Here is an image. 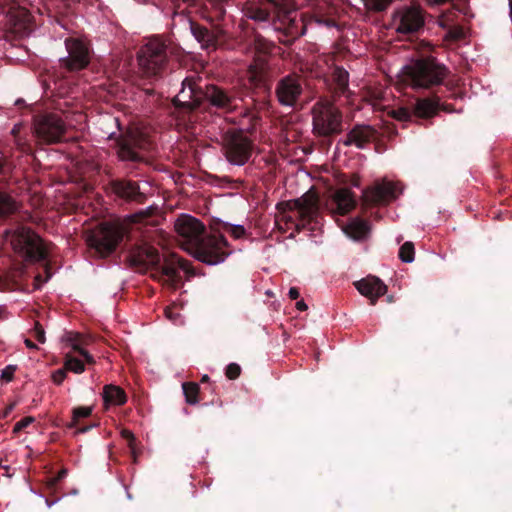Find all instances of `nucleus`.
Masks as SVG:
<instances>
[{
	"instance_id": "38",
	"label": "nucleus",
	"mask_w": 512,
	"mask_h": 512,
	"mask_svg": "<svg viewBox=\"0 0 512 512\" xmlns=\"http://www.w3.org/2000/svg\"><path fill=\"white\" fill-rule=\"evenodd\" d=\"M67 341H69L71 343V346L73 348V350L79 352L86 360V362L88 363H94V358L93 356L86 350L82 349L76 342L75 340V337L72 333H69L67 335V338H66Z\"/></svg>"
},
{
	"instance_id": "24",
	"label": "nucleus",
	"mask_w": 512,
	"mask_h": 512,
	"mask_svg": "<svg viewBox=\"0 0 512 512\" xmlns=\"http://www.w3.org/2000/svg\"><path fill=\"white\" fill-rule=\"evenodd\" d=\"M190 31L194 38L200 43L203 49H215L219 35L222 33L220 29L209 30L208 28L194 22L189 21Z\"/></svg>"
},
{
	"instance_id": "26",
	"label": "nucleus",
	"mask_w": 512,
	"mask_h": 512,
	"mask_svg": "<svg viewBox=\"0 0 512 512\" xmlns=\"http://www.w3.org/2000/svg\"><path fill=\"white\" fill-rule=\"evenodd\" d=\"M112 189L119 197L135 202H143L145 196L140 191L139 185L131 180H117L112 183Z\"/></svg>"
},
{
	"instance_id": "48",
	"label": "nucleus",
	"mask_w": 512,
	"mask_h": 512,
	"mask_svg": "<svg viewBox=\"0 0 512 512\" xmlns=\"http://www.w3.org/2000/svg\"><path fill=\"white\" fill-rule=\"evenodd\" d=\"M431 100H432L433 102H436V103H437V105H438V109H437V111H438L439 109H442V110L447 111V112L452 111V109H451V106H450V105H442V106H440V103H439L440 98H439V97H435V98H433V99H431Z\"/></svg>"
},
{
	"instance_id": "37",
	"label": "nucleus",
	"mask_w": 512,
	"mask_h": 512,
	"mask_svg": "<svg viewBox=\"0 0 512 512\" xmlns=\"http://www.w3.org/2000/svg\"><path fill=\"white\" fill-rule=\"evenodd\" d=\"M64 366L67 371H72L77 374L82 373L85 370L84 363L81 360L70 356L66 357Z\"/></svg>"
},
{
	"instance_id": "10",
	"label": "nucleus",
	"mask_w": 512,
	"mask_h": 512,
	"mask_svg": "<svg viewBox=\"0 0 512 512\" xmlns=\"http://www.w3.org/2000/svg\"><path fill=\"white\" fill-rule=\"evenodd\" d=\"M190 253L197 260L208 265H216L223 262L229 254L227 251V241L223 235L217 236L207 233H205Z\"/></svg>"
},
{
	"instance_id": "57",
	"label": "nucleus",
	"mask_w": 512,
	"mask_h": 512,
	"mask_svg": "<svg viewBox=\"0 0 512 512\" xmlns=\"http://www.w3.org/2000/svg\"><path fill=\"white\" fill-rule=\"evenodd\" d=\"M0 466L4 469V472H6L5 473L6 477H9V478L12 477V474L9 473L10 466H8V465H0Z\"/></svg>"
},
{
	"instance_id": "60",
	"label": "nucleus",
	"mask_w": 512,
	"mask_h": 512,
	"mask_svg": "<svg viewBox=\"0 0 512 512\" xmlns=\"http://www.w3.org/2000/svg\"><path fill=\"white\" fill-rule=\"evenodd\" d=\"M325 24L327 26H334L335 25V21L331 20V19H328V20H325Z\"/></svg>"
},
{
	"instance_id": "32",
	"label": "nucleus",
	"mask_w": 512,
	"mask_h": 512,
	"mask_svg": "<svg viewBox=\"0 0 512 512\" xmlns=\"http://www.w3.org/2000/svg\"><path fill=\"white\" fill-rule=\"evenodd\" d=\"M438 22L441 27L447 28L445 34L446 40L458 41L465 37V31L463 27L459 25H449L445 16H441Z\"/></svg>"
},
{
	"instance_id": "42",
	"label": "nucleus",
	"mask_w": 512,
	"mask_h": 512,
	"mask_svg": "<svg viewBox=\"0 0 512 512\" xmlns=\"http://www.w3.org/2000/svg\"><path fill=\"white\" fill-rule=\"evenodd\" d=\"M16 371V365H8L1 372V379L5 382H11L14 378V372Z\"/></svg>"
},
{
	"instance_id": "28",
	"label": "nucleus",
	"mask_w": 512,
	"mask_h": 512,
	"mask_svg": "<svg viewBox=\"0 0 512 512\" xmlns=\"http://www.w3.org/2000/svg\"><path fill=\"white\" fill-rule=\"evenodd\" d=\"M103 401L106 406L108 405H123L127 401L125 391L116 385H105L102 393Z\"/></svg>"
},
{
	"instance_id": "12",
	"label": "nucleus",
	"mask_w": 512,
	"mask_h": 512,
	"mask_svg": "<svg viewBox=\"0 0 512 512\" xmlns=\"http://www.w3.org/2000/svg\"><path fill=\"white\" fill-rule=\"evenodd\" d=\"M175 230L181 238L182 246L189 252L200 242L206 233L204 224L199 219L190 215H184L177 219Z\"/></svg>"
},
{
	"instance_id": "64",
	"label": "nucleus",
	"mask_w": 512,
	"mask_h": 512,
	"mask_svg": "<svg viewBox=\"0 0 512 512\" xmlns=\"http://www.w3.org/2000/svg\"><path fill=\"white\" fill-rule=\"evenodd\" d=\"M218 13H219L218 18H221L224 15L225 11L223 8H219Z\"/></svg>"
},
{
	"instance_id": "40",
	"label": "nucleus",
	"mask_w": 512,
	"mask_h": 512,
	"mask_svg": "<svg viewBox=\"0 0 512 512\" xmlns=\"http://www.w3.org/2000/svg\"><path fill=\"white\" fill-rule=\"evenodd\" d=\"M241 374V368L237 363H230L225 370V375L230 380L237 379Z\"/></svg>"
},
{
	"instance_id": "23",
	"label": "nucleus",
	"mask_w": 512,
	"mask_h": 512,
	"mask_svg": "<svg viewBox=\"0 0 512 512\" xmlns=\"http://www.w3.org/2000/svg\"><path fill=\"white\" fill-rule=\"evenodd\" d=\"M378 136L377 130L370 125H355L346 135L343 144L345 146L355 145L363 149Z\"/></svg>"
},
{
	"instance_id": "19",
	"label": "nucleus",
	"mask_w": 512,
	"mask_h": 512,
	"mask_svg": "<svg viewBox=\"0 0 512 512\" xmlns=\"http://www.w3.org/2000/svg\"><path fill=\"white\" fill-rule=\"evenodd\" d=\"M303 88L297 76L288 75L283 77L276 86L275 94L279 103L283 106L293 107L297 104L302 95Z\"/></svg>"
},
{
	"instance_id": "62",
	"label": "nucleus",
	"mask_w": 512,
	"mask_h": 512,
	"mask_svg": "<svg viewBox=\"0 0 512 512\" xmlns=\"http://www.w3.org/2000/svg\"><path fill=\"white\" fill-rule=\"evenodd\" d=\"M182 2L188 4V5H194L196 0H181Z\"/></svg>"
},
{
	"instance_id": "29",
	"label": "nucleus",
	"mask_w": 512,
	"mask_h": 512,
	"mask_svg": "<svg viewBox=\"0 0 512 512\" xmlns=\"http://www.w3.org/2000/svg\"><path fill=\"white\" fill-rule=\"evenodd\" d=\"M369 231V223L361 218L352 219L344 228V232L354 240L364 239Z\"/></svg>"
},
{
	"instance_id": "33",
	"label": "nucleus",
	"mask_w": 512,
	"mask_h": 512,
	"mask_svg": "<svg viewBox=\"0 0 512 512\" xmlns=\"http://www.w3.org/2000/svg\"><path fill=\"white\" fill-rule=\"evenodd\" d=\"M332 79L336 89L340 93H344L349 85V73L342 67H335L332 73Z\"/></svg>"
},
{
	"instance_id": "6",
	"label": "nucleus",
	"mask_w": 512,
	"mask_h": 512,
	"mask_svg": "<svg viewBox=\"0 0 512 512\" xmlns=\"http://www.w3.org/2000/svg\"><path fill=\"white\" fill-rule=\"evenodd\" d=\"M313 133L329 138L342 132V113L328 101H318L312 108Z\"/></svg>"
},
{
	"instance_id": "44",
	"label": "nucleus",
	"mask_w": 512,
	"mask_h": 512,
	"mask_svg": "<svg viewBox=\"0 0 512 512\" xmlns=\"http://www.w3.org/2000/svg\"><path fill=\"white\" fill-rule=\"evenodd\" d=\"M33 333H34V337L36 338V340L40 343H45L46 341V338H45V331L43 329V327L40 325L39 322H36L35 323V326H34V329H33Z\"/></svg>"
},
{
	"instance_id": "17",
	"label": "nucleus",
	"mask_w": 512,
	"mask_h": 512,
	"mask_svg": "<svg viewBox=\"0 0 512 512\" xmlns=\"http://www.w3.org/2000/svg\"><path fill=\"white\" fill-rule=\"evenodd\" d=\"M223 149L227 160L233 165H244L250 156V143L241 134L226 133Z\"/></svg>"
},
{
	"instance_id": "59",
	"label": "nucleus",
	"mask_w": 512,
	"mask_h": 512,
	"mask_svg": "<svg viewBox=\"0 0 512 512\" xmlns=\"http://www.w3.org/2000/svg\"><path fill=\"white\" fill-rule=\"evenodd\" d=\"M4 161L0 159V175H2L4 173Z\"/></svg>"
},
{
	"instance_id": "55",
	"label": "nucleus",
	"mask_w": 512,
	"mask_h": 512,
	"mask_svg": "<svg viewBox=\"0 0 512 512\" xmlns=\"http://www.w3.org/2000/svg\"><path fill=\"white\" fill-rule=\"evenodd\" d=\"M24 343H25L26 347L29 349H32V350L38 349V346L35 343H33L30 339H25Z\"/></svg>"
},
{
	"instance_id": "15",
	"label": "nucleus",
	"mask_w": 512,
	"mask_h": 512,
	"mask_svg": "<svg viewBox=\"0 0 512 512\" xmlns=\"http://www.w3.org/2000/svg\"><path fill=\"white\" fill-rule=\"evenodd\" d=\"M65 47L68 52L66 57L60 58L61 65L69 71H79L90 63V52L87 45L75 38L65 40Z\"/></svg>"
},
{
	"instance_id": "47",
	"label": "nucleus",
	"mask_w": 512,
	"mask_h": 512,
	"mask_svg": "<svg viewBox=\"0 0 512 512\" xmlns=\"http://www.w3.org/2000/svg\"><path fill=\"white\" fill-rule=\"evenodd\" d=\"M289 297L292 299V300H296L299 298L300 296V292H299V289L296 288V287H291L289 289V293H288Z\"/></svg>"
},
{
	"instance_id": "7",
	"label": "nucleus",
	"mask_w": 512,
	"mask_h": 512,
	"mask_svg": "<svg viewBox=\"0 0 512 512\" xmlns=\"http://www.w3.org/2000/svg\"><path fill=\"white\" fill-rule=\"evenodd\" d=\"M11 245L26 261L39 262L47 257L42 239L30 228L21 227L11 233Z\"/></svg>"
},
{
	"instance_id": "11",
	"label": "nucleus",
	"mask_w": 512,
	"mask_h": 512,
	"mask_svg": "<svg viewBox=\"0 0 512 512\" xmlns=\"http://www.w3.org/2000/svg\"><path fill=\"white\" fill-rule=\"evenodd\" d=\"M393 25L399 34L418 33L425 25V11L415 4L403 6L394 12Z\"/></svg>"
},
{
	"instance_id": "53",
	"label": "nucleus",
	"mask_w": 512,
	"mask_h": 512,
	"mask_svg": "<svg viewBox=\"0 0 512 512\" xmlns=\"http://www.w3.org/2000/svg\"><path fill=\"white\" fill-rule=\"evenodd\" d=\"M448 0H426V2L431 6H440L447 2Z\"/></svg>"
},
{
	"instance_id": "43",
	"label": "nucleus",
	"mask_w": 512,
	"mask_h": 512,
	"mask_svg": "<svg viewBox=\"0 0 512 512\" xmlns=\"http://www.w3.org/2000/svg\"><path fill=\"white\" fill-rule=\"evenodd\" d=\"M67 370L65 366L63 368H60L52 373V380L55 384L60 385L65 377H66Z\"/></svg>"
},
{
	"instance_id": "50",
	"label": "nucleus",
	"mask_w": 512,
	"mask_h": 512,
	"mask_svg": "<svg viewBox=\"0 0 512 512\" xmlns=\"http://www.w3.org/2000/svg\"><path fill=\"white\" fill-rule=\"evenodd\" d=\"M255 60L249 65V73H250V80L254 81L256 77V65L254 64Z\"/></svg>"
},
{
	"instance_id": "34",
	"label": "nucleus",
	"mask_w": 512,
	"mask_h": 512,
	"mask_svg": "<svg viewBox=\"0 0 512 512\" xmlns=\"http://www.w3.org/2000/svg\"><path fill=\"white\" fill-rule=\"evenodd\" d=\"M183 393L186 403L189 405H196L199 403V385L194 382H186L182 384Z\"/></svg>"
},
{
	"instance_id": "1",
	"label": "nucleus",
	"mask_w": 512,
	"mask_h": 512,
	"mask_svg": "<svg viewBox=\"0 0 512 512\" xmlns=\"http://www.w3.org/2000/svg\"><path fill=\"white\" fill-rule=\"evenodd\" d=\"M270 19L274 29L282 33L279 40L284 44L292 43L306 31L304 14L297 10L294 0H258V22Z\"/></svg>"
},
{
	"instance_id": "36",
	"label": "nucleus",
	"mask_w": 512,
	"mask_h": 512,
	"mask_svg": "<svg viewBox=\"0 0 512 512\" xmlns=\"http://www.w3.org/2000/svg\"><path fill=\"white\" fill-rule=\"evenodd\" d=\"M92 407H76L73 409L72 421L68 424L69 428H76L78 420L90 416Z\"/></svg>"
},
{
	"instance_id": "46",
	"label": "nucleus",
	"mask_w": 512,
	"mask_h": 512,
	"mask_svg": "<svg viewBox=\"0 0 512 512\" xmlns=\"http://www.w3.org/2000/svg\"><path fill=\"white\" fill-rule=\"evenodd\" d=\"M164 313L169 320L173 321L174 323L177 322L179 314L175 312L172 307H166Z\"/></svg>"
},
{
	"instance_id": "41",
	"label": "nucleus",
	"mask_w": 512,
	"mask_h": 512,
	"mask_svg": "<svg viewBox=\"0 0 512 512\" xmlns=\"http://www.w3.org/2000/svg\"><path fill=\"white\" fill-rule=\"evenodd\" d=\"M35 421V418L32 416H27L18 421L13 428L14 433H18L22 431L24 428L28 427L30 424H32Z\"/></svg>"
},
{
	"instance_id": "9",
	"label": "nucleus",
	"mask_w": 512,
	"mask_h": 512,
	"mask_svg": "<svg viewBox=\"0 0 512 512\" xmlns=\"http://www.w3.org/2000/svg\"><path fill=\"white\" fill-rule=\"evenodd\" d=\"M66 131L67 125L58 114L47 113L34 117L33 133L40 143H59L62 141Z\"/></svg>"
},
{
	"instance_id": "56",
	"label": "nucleus",
	"mask_w": 512,
	"mask_h": 512,
	"mask_svg": "<svg viewBox=\"0 0 512 512\" xmlns=\"http://www.w3.org/2000/svg\"><path fill=\"white\" fill-rule=\"evenodd\" d=\"M66 475V470H61L59 473H58V476L56 478L53 479V483L57 482L58 480H60L61 478H63L64 476Z\"/></svg>"
},
{
	"instance_id": "39",
	"label": "nucleus",
	"mask_w": 512,
	"mask_h": 512,
	"mask_svg": "<svg viewBox=\"0 0 512 512\" xmlns=\"http://www.w3.org/2000/svg\"><path fill=\"white\" fill-rule=\"evenodd\" d=\"M393 0H365L366 6L374 11H384Z\"/></svg>"
},
{
	"instance_id": "49",
	"label": "nucleus",
	"mask_w": 512,
	"mask_h": 512,
	"mask_svg": "<svg viewBox=\"0 0 512 512\" xmlns=\"http://www.w3.org/2000/svg\"><path fill=\"white\" fill-rule=\"evenodd\" d=\"M270 107V101L269 100H263V101H259L258 100V111L259 110H268Z\"/></svg>"
},
{
	"instance_id": "8",
	"label": "nucleus",
	"mask_w": 512,
	"mask_h": 512,
	"mask_svg": "<svg viewBox=\"0 0 512 512\" xmlns=\"http://www.w3.org/2000/svg\"><path fill=\"white\" fill-rule=\"evenodd\" d=\"M122 238L123 231L118 225L104 222L88 233L86 242L100 256L105 257L116 249Z\"/></svg>"
},
{
	"instance_id": "54",
	"label": "nucleus",
	"mask_w": 512,
	"mask_h": 512,
	"mask_svg": "<svg viewBox=\"0 0 512 512\" xmlns=\"http://www.w3.org/2000/svg\"><path fill=\"white\" fill-rule=\"evenodd\" d=\"M296 308L299 310V311H305L308 309V306L306 305V303L303 301V300H300L296 303Z\"/></svg>"
},
{
	"instance_id": "3",
	"label": "nucleus",
	"mask_w": 512,
	"mask_h": 512,
	"mask_svg": "<svg viewBox=\"0 0 512 512\" xmlns=\"http://www.w3.org/2000/svg\"><path fill=\"white\" fill-rule=\"evenodd\" d=\"M449 70L434 57L417 59L403 68L404 80L414 89H430L442 84Z\"/></svg>"
},
{
	"instance_id": "31",
	"label": "nucleus",
	"mask_w": 512,
	"mask_h": 512,
	"mask_svg": "<svg viewBox=\"0 0 512 512\" xmlns=\"http://www.w3.org/2000/svg\"><path fill=\"white\" fill-rule=\"evenodd\" d=\"M18 210V202L10 194L0 191V218L9 217Z\"/></svg>"
},
{
	"instance_id": "27",
	"label": "nucleus",
	"mask_w": 512,
	"mask_h": 512,
	"mask_svg": "<svg viewBox=\"0 0 512 512\" xmlns=\"http://www.w3.org/2000/svg\"><path fill=\"white\" fill-rule=\"evenodd\" d=\"M332 205L333 209L340 215H345L350 212L355 206L356 201L353 193L349 189H339L335 192Z\"/></svg>"
},
{
	"instance_id": "21",
	"label": "nucleus",
	"mask_w": 512,
	"mask_h": 512,
	"mask_svg": "<svg viewBox=\"0 0 512 512\" xmlns=\"http://www.w3.org/2000/svg\"><path fill=\"white\" fill-rule=\"evenodd\" d=\"M129 262L135 267H154L161 262L158 251L149 245H141L133 248L129 254Z\"/></svg>"
},
{
	"instance_id": "58",
	"label": "nucleus",
	"mask_w": 512,
	"mask_h": 512,
	"mask_svg": "<svg viewBox=\"0 0 512 512\" xmlns=\"http://www.w3.org/2000/svg\"><path fill=\"white\" fill-rule=\"evenodd\" d=\"M81 0H63L66 6H71L72 4L78 3Z\"/></svg>"
},
{
	"instance_id": "14",
	"label": "nucleus",
	"mask_w": 512,
	"mask_h": 512,
	"mask_svg": "<svg viewBox=\"0 0 512 512\" xmlns=\"http://www.w3.org/2000/svg\"><path fill=\"white\" fill-rule=\"evenodd\" d=\"M438 105L431 98H419L412 108L398 107L388 112V115L400 122H409L413 117L429 119L437 114Z\"/></svg>"
},
{
	"instance_id": "45",
	"label": "nucleus",
	"mask_w": 512,
	"mask_h": 512,
	"mask_svg": "<svg viewBox=\"0 0 512 512\" xmlns=\"http://www.w3.org/2000/svg\"><path fill=\"white\" fill-rule=\"evenodd\" d=\"M382 135L386 136L388 139H392L393 137H395L397 135L396 126L392 123L386 124L383 127Z\"/></svg>"
},
{
	"instance_id": "61",
	"label": "nucleus",
	"mask_w": 512,
	"mask_h": 512,
	"mask_svg": "<svg viewBox=\"0 0 512 512\" xmlns=\"http://www.w3.org/2000/svg\"><path fill=\"white\" fill-rule=\"evenodd\" d=\"M19 127H20V125L16 124V125L13 127V129H12V134H14V135H15L16 133H18V131H19Z\"/></svg>"
},
{
	"instance_id": "63",
	"label": "nucleus",
	"mask_w": 512,
	"mask_h": 512,
	"mask_svg": "<svg viewBox=\"0 0 512 512\" xmlns=\"http://www.w3.org/2000/svg\"><path fill=\"white\" fill-rule=\"evenodd\" d=\"M201 381L202 382H207L209 381V376L207 374L203 375L202 378H201Z\"/></svg>"
},
{
	"instance_id": "35",
	"label": "nucleus",
	"mask_w": 512,
	"mask_h": 512,
	"mask_svg": "<svg viewBox=\"0 0 512 512\" xmlns=\"http://www.w3.org/2000/svg\"><path fill=\"white\" fill-rule=\"evenodd\" d=\"M414 244L410 241L405 242L399 249V258L405 262L410 263L414 260Z\"/></svg>"
},
{
	"instance_id": "16",
	"label": "nucleus",
	"mask_w": 512,
	"mask_h": 512,
	"mask_svg": "<svg viewBox=\"0 0 512 512\" xmlns=\"http://www.w3.org/2000/svg\"><path fill=\"white\" fill-rule=\"evenodd\" d=\"M202 85L198 77H187L182 82V89L174 97L173 103L178 108L194 110L202 103Z\"/></svg>"
},
{
	"instance_id": "18",
	"label": "nucleus",
	"mask_w": 512,
	"mask_h": 512,
	"mask_svg": "<svg viewBox=\"0 0 512 512\" xmlns=\"http://www.w3.org/2000/svg\"><path fill=\"white\" fill-rule=\"evenodd\" d=\"M180 271L189 273V262L176 255H172L169 259L164 261L160 268L155 269L152 273V277L159 280L165 278L164 281L167 284L175 286L181 279Z\"/></svg>"
},
{
	"instance_id": "4",
	"label": "nucleus",
	"mask_w": 512,
	"mask_h": 512,
	"mask_svg": "<svg viewBox=\"0 0 512 512\" xmlns=\"http://www.w3.org/2000/svg\"><path fill=\"white\" fill-rule=\"evenodd\" d=\"M258 90L262 89L268 96L271 95L273 80L278 76L279 58L275 51L279 47L258 34Z\"/></svg>"
},
{
	"instance_id": "5",
	"label": "nucleus",
	"mask_w": 512,
	"mask_h": 512,
	"mask_svg": "<svg viewBox=\"0 0 512 512\" xmlns=\"http://www.w3.org/2000/svg\"><path fill=\"white\" fill-rule=\"evenodd\" d=\"M138 63L147 76H157L166 69L168 45L159 37L149 39L138 52Z\"/></svg>"
},
{
	"instance_id": "25",
	"label": "nucleus",
	"mask_w": 512,
	"mask_h": 512,
	"mask_svg": "<svg viewBox=\"0 0 512 512\" xmlns=\"http://www.w3.org/2000/svg\"><path fill=\"white\" fill-rule=\"evenodd\" d=\"M202 101L218 109L228 110L231 107L232 97L226 91L213 84L205 85L202 89Z\"/></svg>"
},
{
	"instance_id": "22",
	"label": "nucleus",
	"mask_w": 512,
	"mask_h": 512,
	"mask_svg": "<svg viewBox=\"0 0 512 512\" xmlns=\"http://www.w3.org/2000/svg\"><path fill=\"white\" fill-rule=\"evenodd\" d=\"M354 286L361 295L370 300L371 305H375L378 298L387 292V286L376 276H367L354 282Z\"/></svg>"
},
{
	"instance_id": "52",
	"label": "nucleus",
	"mask_w": 512,
	"mask_h": 512,
	"mask_svg": "<svg viewBox=\"0 0 512 512\" xmlns=\"http://www.w3.org/2000/svg\"><path fill=\"white\" fill-rule=\"evenodd\" d=\"M122 436L124 438H126L127 440H129L130 442L134 441V439H135L133 433L129 430H123Z\"/></svg>"
},
{
	"instance_id": "13",
	"label": "nucleus",
	"mask_w": 512,
	"mask_h": 512,
	"mask_svg": "<svg viewBox=\"0 0 512 512\" xmlns=\"http://www.w3.org/2000/svg\"><path fill=\"white\" fill-rule=\"evenodd\" d=\"M402 190L391 181H376L363 191V201L366 205H387L396 200Z\"/></svg>"
},
{
	"instance_id": "30",
	"label": "nucleus",
	"mask_w": 512,
	"mask_h": 512,
	"mask_svg": "<svg viewBox=\"0 0 512 512\" xmlns=\"http://www.w3.org/2000/svg\"><path fill=\"white\" fill-rule=\"evenodd\" d=\"M211 228L219 232H226L232 235L235 239H240L245 236L246 230L243 225L232 224L223 221L220 218H214Z\"/></svg>"
},
{
	"instance_id": "20",
	"label": "nucleus",
	"mask_w": 512,
	"mask_h": 512,
	"mask_svg": "<svg viewBox=\"0 0 512 512\" xmlns=\"http://www.w3.org/2000/svg\"><path fill=\"white\" fill-rule=\"evenodd\" d=\"M147 139L137 132H129L120 142L118 148V157L122 161L138 162L142 157L135 149H145L147 147Z\"/></svg>"
},
{
	"instance_id": "2",
	"label": "nucleus",
	"mask_w": 512,
	"mask_h": 512,
	"mask_svg": "<svg viewBox=\"0 0 512 512\" xmlns=\"http://www.w3.org/2000/svg\"><path fill=\"white\" fill-rule=\"evenodd\" d=\"M281 211V220L285 221L287 228H294L297 232L312 222L317 223L319 216V197L312 188L300 198L277 204Z\"/></svg>"
},
{
	"instance_id": "51",
	"label": "nucleus",
	"mask_w": 512,
	"mask_h": 512,
	"mask_svg": "<svg viewBox=\"0 0 512 512\" xmlns=\"http://www.w3.org/2000/svg\"><path fill=\"white\" fill-rule=\"evenodd\" d=\"M96 426V424L89 425V426H83L76 429V434H83L86 433L88 430H90L92 427Z\"/></svg>"
}]
</instances>
